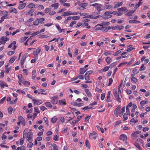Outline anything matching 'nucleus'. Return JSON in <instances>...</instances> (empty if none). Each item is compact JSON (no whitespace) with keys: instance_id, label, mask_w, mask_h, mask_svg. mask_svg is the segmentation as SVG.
Wrapping results in <instances>:
<instances>
[{"instance_id":"b1692460","label":"nucleus","mask_w":150,"mask_h":150,"mask_svg":"<svg viewBox=\"0 0 150 150\" xmlns=\"http://www.w3.org/2000/svg\"><path fill=\"white\" fill-rule=\"evenodd\" d=\"M85 144L86 147L90 149V144L89 141L87 139L86 140Z\"/></svg>"},{"instance_id":"de8ad7c7","label":"nucleus","mask_w":150,"mask_h":150,"mask_svg":"<svg viewBox=\"0 0 150 150\" xmlns=\"http://www.w3.org/2000/svg\"><path fill=\"white\" fill-rule=\"evenodd\" d=\"M76 23V21H72L71 22L70 24V26L71 27H72L73 25L74 24H75Z\"/></svg>"},{"instance_id":"4be33fe9","label":"nucleus","mask_w":150,"mask_h":150,"mask_svg":"<svg viewBox=\"0 0 150 150\" xmlns=\"http://www.w3.org/2000/svg\"><path fill=\"white\" fill-rule=\"evenodd\" d=\"M17 57L14 56L12 57L9 60V62L10 63H13L14 62V60L17 58Z\"/></svg>"},{"instance_id":"58836bf2","label":"nucleus","mask_w":150,"mask_h":150,"mask_svg":"<svg viewBox=\"0 0 150 150\" xmlns=\"http://www.w3.org/2000/svg\"><path fill=\"white\" fill-rule=\"evenodd\" d=\"M15 52V51H11L8 52L7 54H8L9 55H12Z\"/></svg>"},{"instance_id":"2eb2a0df","label":"nucleus","mask_w":150,"mask_h":150,"mask_svg":"<svg viewBox=\"0 0 150 150\" xmlns=\"http://www.w3.org/2000/svg\"><path fill=\"white\" fill-rule=\"evenodd\" d=\"M10 13L13 12L15 14L18 13L17 10L14 8H11L10 9Z\"/></svg>"},{"instance_id":"4468645a","label":"nucleus","mask_w":150,"mask_h":150,"mask_svg":"<svg viewBox=\"0 0 150 150\" xmlns=\"http://www.w3.org/2000/svg\"><path fill=\"white\" fill-rule=\"evenodd\" d=\"M88 70V69H85L84 68H81L80 69V74H84Z\"/></svg>"},{"instance_id":"9b49d317","label":"nucleus","mask_w":150,"mask_h":150,"mask_svg":"<svg viewBox=\"0 0 150 150\" xmlns=\"http://www.w3.org/2000/svg\"><path fill=\"white\" fill-rule=\"evenodd\" d=\"M96 30H103L105 28V27H103L102 25H98L96 26Z\"/></svg>"},{"instance_id":"052dcab7","label":"nucleus","mask_w":150,"mask_h":150,"mask_svg":"<svg viewBox=\"0 0 150 150\" xmlns=\"http://www.w3.org/2000/svg\"><path fill=\"white\" fill-rule=\"evenodd\" d=\"M121 52V51L120 50L117 51L114 54H113V55L114 56H117L118 54H120Z\"/></svg>"},{"instance_id":"4d7b16f0","label":"nucleus","mask_w":150,"mask_h":150,"mask_svg":"<svg viewBox=\"0 0 150 150\" xmlns=\"http://www.w3.org/2000/svg\"><path fill=\"white\" fill-rule=\"evenodd\" d=\"M131 80L132 81H133L134 83H136L137 81V79L135 77L133 78H131Z\"/></svg>"},{"instance_id":"3c124183","label":"nucleus","mask_w":150,"mask_h":150,"mask_svg":"<svg viewBox=\"0 0 150 150\" xmlns=\"http://www.w3.org/2000/svg\"><path fill=\"white\" fill-rule=\"evenodd\" d=\"M13 110V108L11 107H9L8 109V111L9 113L10 114H11L12 113V112Z\"/></svg>"},{"instance_id":"393cba45","label":"nucleus","mask_w":150,"mask_h":150,"mask_svg":"<svg viewBox=\"0 0 150 150\" xmlns=\"http://www.w3.org/2000/svg\"><path fill=\"white\" fill-rule=\"evenodd\" d=\"M125 107H123L122 108L121 111L120 113V117L122 116L124 112H125Z\"/></svg>"},{"instance_id":"72a5a7b5","label":"nucleus","mask_w":150,"mask_h":150,"mask_svg":"<svg viewBox=\"0 0 150 150\" xmlns=\"http://www.w3.org/2000/svg\"><path fill=\"white\" fill-rule=\"evenodd\" d=\"M16 44V42L15 41H13V42L10 44L8 46V48H11L12 46L13 45H15Z\"/></svg>"},{"instance_id":"c85d7f7f","label":"nucleus","mask_w":150,"mask_h":150,"mask_svg":"<svg viewBox=\"0 0 150 150\" xmlns=\"http://www.w3.org/2000/svg\"><path fill=\"white\" fill-rule=\"evenodd\" d=\"M135 11V10L130 11L127 14V15L128 16H130Z\"/></svg>"},{"instance_id":"603ef678","label":"nucleus","mask_w":150,"mask_h":150,"mask_svg":"<svg viewBox=\"0 0 150 150\" xmlns=\"http://www.w3.org/2000/svg\"><path fill=\"white\" fill-rule=\"evenodd\" d=\"M38 94H41V93H43V92H44L45 91L42 89H39L38 90Z\"/></svg>"},{"instance_id":"680f3d73","label":"nucleus","mask_w":150,"mask_h":150,"mask_svg":"<svg viewBox=\"0 0 150 150\" xmlns=\"http://www.w3.org/2000/svg\"><path fill=\"white\" fill-rule=\"evenodd\" d=\"M135 146L139 149L140 150H141V149L140 148V146L137 143H135Z\"/></svg>"},{"instance_id":"aec40b11","label":"nucleus","mask_w":150,"mask_h":150,"mask_svg":"<svg viewBox=\"0 0 150 150\" xmlns=\"http://www.w3.org/2000/svg\"><path fill=\"white\" fill-rule=\"evenodd\" d=\"M117 10L119 12H122V11H125L127 10V9L126 7H122L120 8H118L117 9Z\"/></svg>"},{"instance_id":"423d86ee","label":"nucleus","mask_w":150,"mask_h":150,"mask_svg":"<svg viewBox=\"0 0 150 150\" xmlns=\"http://www.w3.org/2000/svg\"><path fill=\"white\" fill-rule=\"evenodd\" d=\"M33 103L34 105H39L42 103V102L41 100H37L34 98L33 100Z\"/></svg>"},{"instance_id":"f8f14e48","label":"nucleus","mask_w":150,"mask_h":150,"mask_svg":"<svg viewBox=\"0 0 150 150\" xmlns=\"http://www.w3.org/2000/svg\"><path fill=\"white\" fill-rule=\"evenodd\" d=\"M0 86L1 88H4V86L8 87V85L4 82L3 81H0Z\"/></svg>"},{"instance_id":"6ab92c4d","label":"nucleus","mask_w":150,"mask_h":150,"mask_svg":"<svg viewBox=\"0 0 150 150\" xmlns=\"http://www.w3.org/2000/svg\"><path fill=\"white\" fill-rule=\"evenodd\" d=\"M26 5V4L24 3L20 4L18 6V8L19 9H21L23 8Z\"/></svg>"},{"instance_id":"7c9ffc66","label":"nucleus","mask_w":150,"mask_h":150,"mask_svg":"<svg viewBox=\"0 0 150 150\" xmlns=\"http://www.w3.org/2000/svg\"><path fill=\"white\" fill-rule=\"evenodd\" d=\"M52 147L53 148V150H58V148L57 146L54 144L53 143L52 145Z\"/></svg>"},{"instance_id":"ea45409f","label":"nucleus","mask_w":150,"mask_h":150,"mask_svg":"<svg viewBox=\"0 0 150 150\" xmlns=\"http://www.w3.org/2000/svg\"><path fill=\"white\" fill-rule=\"evenodd\" d=\"M117 62H113L109 66V67L112 68L116 65Z\"/></svg>"},{"instance_id":"a878e982","label":"nucleus","mask_w":150,"mask_h":150,"mask_svg":"<svg viewBox=\"0 0 150 150\" xmlns=\"http://www.w3.org/2000/svg\"><path fill=\"white\" fill-rule=\"evenodd\" d=\"M51 6L54 8V9L57 8L58 7V3H57L52 4Z\"/></svg>"},{"instance_id":"f03ea898","label":"nucleus","mask_w":150,"mask_h":150,"mask_svg":"<svg viewBox=\"0 0 150 150\" xmlns=\"http://www.w3.org/2000/svg\"><path fill=\"white\" fill-rule=\"evenodd\" d=\"M113 94L114 96L116 98L118 101L119 102H120V100L122 98V96H119V94L117 93V91L115 89H113Z\"/></svg>"},{"instance_id":"69168bd1","label":"nucleus","mask_w":150,"mask_h":150,"mask_svg":"<svg viewBox=\"0 0 150 150\" xmlns=\"http://www.w3.org/2000/svg\"><path fill=\"white\" fill-rule=\"evenodd\" d=\"M56 12L54 11H52L49 13V14L50 15H52L55 14Z\"/></svg>"},{"instance_id":"a19ab883","label":"nucleus","mask_w":150,"mask_h":150,"mask_svg":"<svg viewBox=\"0 0 150 150\" xmlns=\"http://www.w3.org/2000/svg\"><path fill=\"white\" fill-rule=\"evenodd\" d=\"M39 20V18H37V20H35L34 22L33 23L34 25H38L39 24V22L38 21Z\"/></svg>"},{"instance_id":"bf43d9fd","label":"nucleus","mask_w":150,"mask_h":150,"mask_svg":"<svg viewBox=\"0 0 150 150\" xmlns=\"http://www.w3.org/2000/svg\"><path fill=\"white\" fill-rule=\"evenodd\" d=\"M40 109L42 111H44L45 110H47V108H46L45 106H41L40 108Z\"/></svg>"},{"instance_id":"5701e85b","label":"nucleus","mask_w":150,"mask_h":150,"mask_svg":"<svg viewBox=\"0 0 150 150\" xmlns=\"http://www.w3.org/2000/svg\"><path fill=\"white\" fill-rule=\"evenodd\" d=\"M129 22L130 23H140L141 22L139 21L136 20H130L129 21Z\"/></svg>"},{"instance_id":"0eeeda50","label":"nucleus","mask_w":150,"mask_h":150,"mask_svg":"<svg viewBox=\"0 0 150 150\" xmlns=\"http://www.w3.org/2000/svg\"><path fill=\"white\" fill-rule=\"evenodd\" d=\"M7 38L4 36L2 37L0 39V42L2 44L4 45L7 41Z\"/></svg>"},{"instance_id":"6e6d98bb","label":"nucleus","mask_w":150,"mask_h":150,"mask_svg":"<svg viewBox=\"0 0 150 150\" xmlns=\"http://www.w3.org/2000/svg\"><path fill=\"white\" fill-rule=\"evenodd\" d=\"M6 99V97L5 96L1 100H0V103L2 104L4 103L5 99Z\"/></svg>"},{"instance_id":"1a4fd4ad","label":"nucleus","mask_w":150,"mask_h":150,"mask_svg":"<svg viewBox=\"0 0 150 150\" xmlns=\"http://www.w3.org/2000/svg\"><path fill=\"white\" fill-rule=\"evenodd\" d=\"M121 108L120 105H119L115 109L114 111V114L116 117L118 116L119 111L120 110Z\"/></svg>"},{"instance_id":"c9c22d12","label":"nucleus","mask_w":150,"mask_h":150,"mask_svg":"<svg viewBox=\"0 0 150 150\" xmlns=\"http://www.w3.org/2000/svg\"><path fill=\"white\" fill-rule=\"evenodd\" d=\"M43 119L44 120V121H45V122L46 123V124L47 125V126H49V125H48L49 122L47 120V118L46 117H45L43 118Z\"/></svg>"},{"instance_id":"c03bdc74","label":"nucleus","mask_w":150,"mask_h":150,"mask_svg":"<svg viewBox=\"0 0 150 150\" xmlns=\"http://www.w3.org/2000/svg\"><path fill=\"white\" fill-rule=\"evenodd\" d=\"M63 14L62 16H68L69 15H70L71 14H69V12H64L62 13Z\"/></svg>"},{"instance_id":"09e8293b","label":"nucleus","mask_w":150,"mask_h":150,"mask_svg":"<svg viewBox=\"0 0 150 150\" xmlns=\"http://www.w3.org/2000/svg\"><path fill=\"white\" fill-rule=\"evenodd\" d=\"M117 30H120L124 28V27L122 25L119 26L117 25Z\"/></svg>"},{"instance_id":"cd10ccee","label":"nucleus","mask_w":150,"mask_h":150,"mask_svg":"<svg viewBox=\"0 0 150 150\" xmlns=\"http://www.w3.org/2000/svg\"><path fill=\"white\" fill-rule=\"evenodd\" d=\"M111 60L110 58L109 57H107L105 58V61L108 64H109L111 62H110V60Z\"/></svg>"},{"instance_id":"8fccbe9b","label":"nucleus","mask_w":150,"mask_h":150,"mask_svg":"<svg viewBox=\"0 0 150 150\" xmlns=\"http://www.w3.org/2000/svg\"><path fill=\"white\" fill-rule=\"evenodd\" d=\"M123 117L124 118V120H126L128 119V117L127 116V114L125 113L123 115Z\"/></svg>"},{"instance_id":"6e6552de","label":"nucleus","mask_w":150,"mask_h":150,"mask_svg":"<svg viewBox=\"0 0 150 150\" xmlns=\"http://www.w3.org/2000/svg\"><path fill=\"white\" fill-rule=\"evenodd\" d=\"M51 98L52 100L51 102L52 104H56L57 103L58 97L54 96L52 97Z\"/></svg>"},{"instance_id":"2f4dec72","label":"nucleus","mask_w":150,"mask_h":150,"mask_svg":"<svg viewBox=\"0 0 150 150\" xmlns=\"http://www.w3.org/2000/svg\"><path fill=\"white\" fill-rule=\"evenodd\" d=\"M144 64H142L140 69H139V71H140L142 70H144L146 69V67H144Z\"/></svg>"},{"instance_id":"37998d69","label":"nucleus","mask_w":150,"mask_h":150,"mask_svg":"<svg viewBox=\"0 0 150 150\" xmlns=\"http://www.w3.org/2000/svg\"><path fill=\"white\" fill-rule=\"evenodd\" d=\"M135 49L134 47H129L127 49V52H130L132 51V50H134Z\"/></svg>"},{"instance_id":"bb28decb","label":"nucleus","mask_w":150,"mask_h":150,"mask_svg":"<svg viewBox=\"0 0 150 150\" xmlns=\"http://www.w3.org/2000/svg\"><path fill=\"white\" fill-rule=\"evenodd\" d=\"M46 106L47 107L51 108L52 107V106L51 104V103L49 102H46L45 103Z\"/></svg>"},{"instance_id":"412c9836","label":"nucleus","mask_w":150,"mask_h":150,"mask_svg":"<svg viewBox=\"0 0 150 150\" xmlns=\"http://www.w3.org/2000/svg\"><path fill=\"white\" fill-rule=\"evenodd\" d=\"M110 23L109 22H103L101 23L103 27H105L108 26L109 25Z\"/></svg>"},{"instance_id":"f3484780","label":"nucleus","mask_w":150,"mask_h":150,"mask_svg":"<svg viewBox=\"0 0 150 150\" xmlns=\"http://www.w3.org/2000/svg\"><path fill=\"white\" fill-rule=\"evenodd\" d=\"M123 4V2H120V3H117L116 4H115V6L114 7V8H117L119 7L122 6Z\"/></svg>"},{"instance_id":"4c0bfd02","label":"nucleus","mask_w":150,"mask_h":150,"mask_svg":"<svg viewBox=\"0 0 150 150\" xmlns=\"http://www.w3.org/2000/svg\"><path fill=\"white\" fill-rule=\"evenodd\" d=\"M35 4L33 3H31L29 4L28 6V7L29 8H34L35 7Z\"/></svg>"},{"instance_id":"20e7f679","label":"nucleus","mask_w":150,"mask_h":150,"mask_svg":"<svg viewBox=\"0 0 150 150\" xmlns=\"http://www.w3.org/2000/svg\"><path fill=\"white\" fill-rule=\"evenodd\" d=\"M27 136L28 138V140L29 142L31 140L32 141L33 133L30 131L27 134Z\"/></svg>"},{"instance_id":"473e14b6","label":"nucleus","mask_w":150,"mask_h":150,"mask_svg":"<svg viewBox=\"0 0 150 150\" xmlns=\"http://www.w3.org/2000/svg\"><path fill=\"white\" fill-rule=\"evenodd\" d=\"M57 119L56 117L54 116L52 118L51 120V122L52 123H54L56 122Z\"/></svg>"},{"instance_id":"0e129e2a","label":"nucleus","mask_w":150,"mask_h":150,"mask_svg":"<svg viewBox=\"0 0 150 150\" xmlns=\"http://www.w3.org/2000/svg\"><path fill=\"white\" fill-rule=\"evenodd\" d=\"M71 104L75 106H78V103L76 102H72L71 103Z\"/></svg>"},{"instance_id":"338daca9","label":"nucleus","mask_w":150,"mask_h":150,"mask_svg":"<svg viewBox=\"0 0 150 150\" xmlns=\"http://www.w3.org/2000/svg\"><path fill=\"white\" fill-rule=\"evenodd\" d=\"M7 138V137L4 134H3L1 137L2 139L3 140L6 139Z\"/></svg>"},{"instance_id":"5fc2aeb1","label":"nucleus","mask_w":150,"mask_h":150,"mask_svg":"<svg viewBox=\"0 0 150 150\" xmlns=\"http://www.w3.org/2000/svg\"><path fill=\"white\" fill-rule=\"evenodd\" d=\"M0 74H1L0 76L2 78L4 76V70H1V72Z\"/></svg>"},{"instance_id":"ddd939ff","label":"nucleus","mask_w":150,"mask_h":150,"mask_svg":"<svg viewBox=\"0 0 150 150\" xmlns=\"http://www.w3.org/2000/svg\"><path fill=\"white\" fill-rule=\"evenodd\" d=\"M120 139L121 140L124 141L127 139V136L125 134H122L120 136Z\"/></svg>"},{"instance_id":"39448f33","label":"nucleus","mask_w":150,"mask_h":150,"mask_svg":"<svg viewBox=\"0 0 150 150\" xmlns=\"http://www.w3.org/2000/svg\"><path fill=\"white\" fill-rule=\"evenodd\" d=\"M98 135V134L97 133L95 132H93V133H90V134L89 138L91 139H96Z\"/></svg>"},{"instance_id":"e2e57ef3","label":"nucleus","mask_w":150,"mask_h":150,"mask_svg":"<svg viewBox=\"0 0 150 150\" xmlns=\"http://www.w3.org/2000/svg\"><path fill=\"white\" fill-rule=\"evenodd\" d=\"M105 95V93H103L101 96V99L102 100H103L104 99Z\"/></svg>"},{"instance_id":"7ed1b4c3","label":"nucleus","mask_w":150,"mask_h":150,"mask_svg":"<svg viewBox=\"0 0 150 150\" xmlns=\"http://www.w3.org/2000/svg\"><path fill=\"white\" fill-rule=\"evenodd\" d=\"M112 16L111 12L107 11L104 13L101 17L107 19L110 18Z\"/></svg>"},{"instance_id":"f704fd0d","label":"nucleus","mask_w":150,"mask_h":150,"mask_svg":"<svg viewBox=\"0 0 150 150\" xmlns=\"http://www.w3.org/2000/svg\"><path fill=\"white\" fill-rule=\"evenodd\" d=\"M84 77L85 79L87 81H88L90 80L89 75L87 74H85Z\"/></svg>"},{"instance_id":"c756f323","label":"nucleus","mask_w":150,"mask_h":150,"mask_svg":"<svg viewBox=\"0 0 150 150\" xmlns=\"http://www.w3.org/2000/svg\"><path fill=\"white\" fill-rule=\"evenodd\" d=\"M88 5L87 3H83L81 4H80L81 6L84 9H85L86 8H85V7L86 6Z\"/></svg>"},{"instance_id":"864d4df0","label":"nucleus","mask_w":150,"mask_h":150,"mask_svg":"<svg viewBox=\"0 0 150 150\" xmlns=\"http://www.w3.org/2000/svg\"><path fill=\"white\" fill-rule=\"evenodd\" d=\"M44 20V18H41L40 19H39L38 21L39 22V23H42V22Z\"/></svg>"},{"instance_id":"49530a36","label":"nucleus","mask_w":150,"mask_h":150,"mask_svg":"<svg viewBox=\"0 0 150 150\" xmlns=\"http://www.w3.org/2000/svg\"><path fill=\"white\" fill-rule=\"evenodd\" d=\"M51 10V9L50 8H46L44 10L45 13H48L49 11Z\"/></svg>"},{"instance_id":"79ce46f5","label":"nucleus","mask_w":150,"mask_h":150,"mask_svg":"<svg viewBox=\"0 0 150 150\" xmlns=\"http://www.w3.org/2000/svg\"><path fill=\"white\" fill-rule=\"evenodd\" d=\"M2 13L3 15H4V17H6L7 16L8 12L6 11H2Z\"/></svg>"},{"instance_id":"774afa93","label":"nucleus","mask_w":150,"mask_h":150,"mask_svg":"<svg viewBox=\"0 0 150 150\" xmlns=\"http://www.w3.org/2000/svg\"><path fill=\"white\" fill-rule=\"evenodd\" d=\"M20 147V150H25V147L24 146H21Z\"/></svg>"},{"instance_id":"13d9d810","label":"nucleus","mask_w":150,"mask_h":150,"mask_svg":"<svg viewBox=\"0 0 150 150\" xmlns=\"http://www.w3.org/2000/svg\"><path fill=\"white\" fill-rule=\"evenodd\" d=\"M109 67H108V66H106L103 69L104 71H107L109 69Z\"/></svg>"},{"instance_id":"a18cd8bd","label":"nucleus","mask_w":150,"mask_h":150,"mask_svg":"<svg viewBox=\"0 0 150 150\" xmlns=\"http://www.w3.org/2000/svg\"><path fill=\"white\" fill-rule=\"evenodd\" d=\"M56 27L58 29V30L59 31V32L60 33L62 32V30L61 29L60 27L58 25H56Z\"/></svg>"},{"instance_id":"f257e3e1","label":"nucleus","mask_w":150,"mask_h":150,"mask_svg":"<svg viewBox=\"0 0 150 150\" xmlns=\"http://www.w3.org/2000/svg\"><path fill=\"white\" fill-rule=\"evenodd\" d=\"M91 6L95 7L98 12H100L103 10V6L100 4L95 3L92 4Z\"/></svg>"},{"instance_id":"e433bc0d","label":"nucleus","mask_w":150,"mask_h":150,"mask_svg":"<svg viewBox=\"0 0 150 150\" xmlns=\"http://www.w3.org/2000/svg\"><path fill=\"white\" fill-rule=\"evenodd\" d=\"M131 137L133 139H135L137 137V136L134 133H133L131 134Z\"/></svg>"},{"instance_id":"a211bd4d","label":"nucleus","mask_w":150,"mask_h":150,"mask_svg":"<svg viewBox=\"0 0 150 150\" xmlns=\"http://www.w3.org/2000/svg\"><path fill=\"white\" fill-rule=\"evenodd\" d=\"M59 103L60 105H65L66 104V100L65 99H63L62 100H59Z\"/></svg>"},{"instance_id":"9d476101","label":"nucleus","mask_w":150,"mask_h":150,"mask_svg":"<svg viewBox=\"0 0 150 150\" xmlns=\"http://www.w3.org/2000/svg\"><path fill=\"white\" fill-rule=\"evenodd\" d=\"M18 120L21 121V123L23 126H25V120L21 116H19L18 117Z\"/></svg>"},{"instance_id":"dca6fc26","label":"nucleus","mask_w":150,"mask_h":150,"mask_svg":"<svg viewBox=\"0 0 150 150\" xmlns=\"http://www.w3.org/2000/svg\"><path fill=\"white\" fill-rule=\"evenodd\" d=\"M112 8L111 5H108L103 6V10L109 9Z\"/></svg>"}]
</instances>
